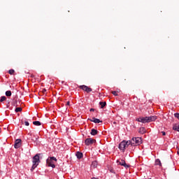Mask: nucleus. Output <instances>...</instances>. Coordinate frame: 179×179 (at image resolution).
<instances>
[{
    "label": "nucleus",
    "instance_id": "nucleus-1",
    "mask_svg": "<svg viewBox=\"0 0 179 179\" xmlns=\"http://www.w3.org/2000/svg\"><path fill=\"white\" fill-rule=\"evenodd\" d=\"M157 120V116H149V117H141L137 118L136 120L138 122H142L143 124H146L148 122H152Z\"/></svg>",
    "mask_w": 179,
    "mask_h": 179
},
{
    "label": "nucleus",
    "instance_id": "nucleus-2",
    "mask_svg": "<svg viewBox=\"0 0 179 179\" xmlns=\"http://www.w3.org/2000/svg\"><path fill=\"white\" fill-rule=\"evenodd\" d=\"M40 154H36L34 157L32 158V167L31 168V171H33L34 169L38 166V164L40 163Z\"/></svg>",
    "mask_w": 179,
    "mask_h": 179
},
{
    "label": "nucleus",
    "instance_id": "nucleus-3",
    "mask_svg": "<svg viewBox=\"0 0 179 179\" xmlns=\"http://www.w3.org/2000/svg\"><path fill=\"white\" fill-rule=\"evenodd\" d=\"M46 163L49 167L55 169V163H57V158L55 157H49L46 160Z\"/></svg>",
    "mask_w": 179,
    "mask_h": 179
},
{
    "label": "nucleus",
    "instance_id": "nucleus-4",
    "mask_svg": "<svg viewBox=\"0 0 179 179\" xmlns=\"http://www.w3.org/2000/svg\"><path fill=\"white\" fill-rule=\"evenodd\" d=\"M132 143L131 141H123L119 144V149L120 150H122V152H125V149L129 146Z\"/></svg>",
    "mask_w": 179,
    "mask_h": 179
},
{
    "label": "nucleus",
    "instance_id": "nucleus-5",
    "mask_svg": "<svg viewBox=\"0 0 179 179\" xmlns=\"http://www.w3.org/2000/svg\"><path fill=\"white\" fill-rule=\"evenodd\" d=\"M131 146H139V145L142 144V138L141 137H133L131 141Z\"/></svg>",
    "mask_w": 179,
    "mask_h": 179
},
{
    "label": "nucleus",
    "instance_id": "nucleus-6",
    "mask_svg": "<svg viewBox=\"0 0 179 179\" xmlns=\"http://www.w3.org/2000/svg\"><path fill=\"white\" fill-rule=\"evenodd\" d=\"M79 89H81V90H83L84 92H86L87 93H90L92 92V88L87 87V85H80Z\"/></svg>",
    "mask_w": 179,
    "mask_h": 179
},
{
    "label": "nucleus",
    "instance_id": "nucleus-7",
    "mask_svg": "<svg viewBox=\"0 0 179 179\" xmlns=\"http://www.w3.org/2000/svg\"><path fill=\"white\" fill-rule=\"evenodd\" d=\"M22 146V139L17 138L15 141L14 148L15 149H19Z\"/></svg>",
    "mask_w": 179,
    "mask_h": 179
},
{
    "label": "nucleus",
    "instance_id": "nucleus-8",
    "mask_svg": "<svg viewBox=\"0 0 179 179\" xmlns=\"http://www.w3.org/2000/svg\"><path fill=\"white\" fill-rule=\"evenodd\" d=\"M117 163L120 164V166H123V167H125L126 169L129 167V165H127L124 159H121V161L117 160Z\"/></svg>",
    "mask_w": 179,
    "mask_h": 179
},
{
    "label": "nucleus",
    "instance_id": "nucleus-9",
    "mask_svg": "<svg viewBox=\"0 0 179 179\" xmlns=\"http://www.w3.org/2000/svg\"><path fill=\"white\" fill-rule=\"evenodd\" d=\"M85 145H86L87 146H89V145H93V143H94V139L91 138H87V139H85Z\"/></svg>",
    "mask_w": 179,
    "mask_h": 179
},
{
    "label": "nucleus",
    "instance_id": "nucleus-10",
    "mask_svg": "<svg viewBox=\"0 0 179 179\" xmlns=\"http://www.w3.org/2000/svg\"><path fill=\"white\" fill-rule=\"evenodd\" d=\"M91 122H94V124H100V122H103V121L100 120L99 119H97L96 117H92V119H88Z\"/></svg>",
    "mask_w": 179,
    "mask_h": 179
},
{
    "label": "nucleus",
    "instance_id": "nucleus-11",
    "mask_svg": "<svg viewBox=\"0 0 179 179\" xmlns=\"http://www.w3.org/2000/svg\"><path fill=\"white\" fill-rule=\"evenodd\" d=\"M76 156L77 157L78 159H82V157H83V153H82V152L78 151V152H76Z\"/></svg>",
    "mask_w": 179,
    "mask_h": 179
},
{
    "label": "nucleus",
    "instance_id": "nucleus-12",
    "mask_svg": "<svg viewBox=\"0 0 179 179\" xmlns=\"http://www.w3.org/2000/svg\"><path fill=\"white\" fill-rule=\"evenodd\" d=\"M138 132H139V134H146V129L145 127H141L139 129V131Z\"/></svg>",
    "mask_w": 179,
    "mask_h": 179
},
{
    "label": "nucleus",
    "instance_id": "nucleus-13",
    "mask_svg": "<svg viewBox=\"0 0 179 179\" xmlns=\"http://www.w3.org/2000/svg\"><path fill=\"white\" fill-rule=\"evenodd\" d=\"M98 133H99V131L96 129H92V130H91V135L94 136L95 135H97Z\"/></svg>",
    "mask_w": 179,
    "mask_h": 179
},
{
    "label": "nucleus",
    "instance_id": "nucleus-14",
    "mask_svg": "<svg viewBox=\"0 0 179 179\" xmlns=\"http://www.w3.org/2000/svg\"><path fill=\"white\" fill-rule=\"evenodd\" d=\"M155 166H159V167H162V162L159 159H157L155 160Z\"/></svg>",
    "mask_w": 179,
    "mask_h": 179
},
{
    "label": "nucleus",
    "instance_id": "nucleus-15",
    "mask_svg": "<svg viewBox=\"0 0 179 179\" xmlns=\"http://www.w3.org/2000/svg\"><path fill=\"white\" fill-rule=\"evenodd\" d=\"M99 104L101 106V108H104V107H106V106H107V103L106 101H104V102L101 101V102H99Z\"/></svg>",
    "mask_w": 179,
    "mask_h": 179
},
{
    "label": "nucleus",
    "instance_id": "nucleus-16",
    "mask_svg": "<svg viewBox=\"0 0 179 179\" xmlns=\"http://www.w3.org/2000/svg\"><path fill=\"white\" fill-rule=\"evenodd\" d=\"M33 124L34 125H36V127H40V125H41V122L40 121H34Z\"/></svg>",
    "mask_w": 179,
    "mask_h": 179
},
{
    "label": "nucleus",
    "instance_id": "nucleus-17",
    "mask_svg": "<svg viewBox=\"0 0 179 179\" xmlns=\"http://www.w3.org/2000/svg\"><path fill=\"white\" fill-rule=\"evenodd\" d=\"M173 131H177L178 132H179V125L178 124H175L173 127Z\"/></svg>",
    "mask_w": 179,
    "mask_h": 179
},
{
    "label": "nucleus",
    "instance_id": "nucleus-18",
    "mask_svg": "<svg viewBox=\"0 0 179 179\" xmlns=\"http://www.w3.org/2000/svg\"><path fill=\"white\" fill-rule=\"evenodd\" d=\"M6 96L7 97H10V96H12V92L11 91H6Z\"/></svg>",
    "mask_w": 179,
    "mask_h": 179
},
{
    "label": "nucleus",
    "instance_id": "nucleus-19",
    "mask_svg": "<svg viewBox=\"0 0 179 179\" xmlns=\"http://www.w3.org/2000/svg\"><path fill=\"white\" fill-rule=\"evenodd\" d=\"M92 167H94V169H96V167H97V162L96 161L92 162Z\"/></svg>",
    "mask_w": 179,
    "mask_h": 179
},
{
    "label": "nucleus",
    "instance_id": "nucleus-20",
    "mask_svg": "<svg viewBox=\"0 0 179 179\" xmlns=\"http://www.w3.org/2000/svg\"><path fill=\"white\" fill-rule=\"evenodd\" d=\"M5 100H6V96H1L0 99L1 103H2L3 101H5Z\"/></svg>",
    "mask_w": 179,
    "mask_h": 179
},
{
    "label": "nucleus",
    "instance_id": "nucleus-21",
    "mask_svg": "<svg viewBox=\"0 0 179 179\" xmlns=\"http://www.w3.org/2000/svg\"><path fill=\"white\" fill-rule=\"evenodd\" d=\"M8 73H9L10 75H13V73H15V70H14V69H10V70L8 71Z\"/></svg>",
    "mask_w": 179,
    "mask_h": 179
},
{
    "label": "nucleus",
    "instance_id": "nucleus-22",
    "mask_svg": "<svg viewBox=\"0 0 179 179\" xmlns=\"http://www.w3.org/2000/svg\"><path fill=\"white\" fill-rule=\"evenodd\" d=\"M15 111V113H20L22 111V108H16Z\"/></svg>",
    "mask_w": 179,
    "mask_h": 179
},
{
    "label": "nucleus",
    "instance_id": "nucleus-23",
    "mask_svg": "<svg viewBox=\"0 0 179 179\" xmlns=\"http://www.w3.org/2000/svg\"><path fill=\"white\" fill-rule=\"evenodd\" d=\"M12 106H14V107H17V101L15 100L14 102H13Z\"/></svg>",
    "mask_w": 179,
    "mask_h": 179
},
{
    "label": "nucleus",
    "instance_id": "nucleus-24",
    "mask_svg": "<svg viewBox=\"0 0 179 179\" xmlns=\"http://www.w3.org/2000/svg\"><path fill=\"white\" fill-rule=\"evenodd\" d=\"M174 117L175 118H177V120H179V113H175Z\"/></svg>",
    "mask_w": 179,
    "mask_h": 179
},
{
    "label": "nucleus",
    "instance_id": "nucleus-25",
    "mask_svg": "<svg viewBox=\"0 0 179 179\" xmlns=\"http://www.w3.org/2000/svg\"><path fill=\"white\" fill-rule=\"evenodd\" d=\"M112 94H113V96H118V93L117 92V91H113Z\"/></svg>",
    "mask_w": 179,
    "mask_h": 179
},
{
    "label": "nucleus",
    "instance_id": "nucleus-26",
    "mask_svg": "<svg viewBox=\"0 0 179 179\" xmlns=\"http://www.w3.org/2000/svg\"><path fill=\"white\" fill-rule=\"evenodd\" d=\"M24 125H26V127H29V125H30V123H29V122L26 121V122H24Z\"/></svg>",
    "mask_w": 179,
    "mask_h": 179
},
{
    "label": "nucleus",
    "instance_id": "nucleus-27",
    "mask_svg": "<svg viewBox=\"0 0 179 179\" xmlns=\"http://www.w3.org/2000/svg\"><path fill=\"white\" fill-rule=\"evenodd\" d=\"M163 136H166V131H162Z\"/></svg>",
    "mask_w": 179,
    "mask_h": 179
},
{
    "label": "nucleus",
    "instance_id": "nucleus-28",
    "mask_svg": "<svg viewBox=\"0 0 179 179\" xmlns=\"http://www.w3.org/2000/svg\"><path fill=\"white\" fill-rule=\"evenodd\" d=\"M42 92H43V93H45V92H47V90L43 89V90H42Z\"/></svg>",
    "mask_w": 179,
    "mask_h": 179
},
{
    "label": "nucleus",
    "instance_id": "nucleus-29",
    "mask_svg": "<svg viewBox=\"0 0 179 179\" xmlns=\"http://www.w3.org/2000/svg\"><path fill=\"white\" fill-rule=\"evenodd\" d=\"M71 103L69 101L66 102V106H70Z\"/></svg>",
    "mask_w": 179,
    "mask_h": 179
},
{
    "label": "nucleus",
    "instance_id": "nucleus-30",
    "mask_svg": "<svg viewBox=\"0 0 179 179\" xmlns=\"http://www.w3.org/2000/svg\"><path fill=\"white\" fill-rule=\"evenodd\" d=\"M90 111H94V108H91V109L90 110Z\"/></svg>",
    "mask_w": 179,
    "mask_h": 179
},
{
    "label": "nucleus",
    "instance_id": "nucleus-31",
    "mask_svg": "<svg viewBox=\"0 0 179 179\" xmlns=\"http://www.w3.org/2000/svg\"><path fill=\"white\" fill-rule=\"evenodd\" d=\"M0 131H1V128H0Z\"/></svg>",
    "mask_w": 179,
    "mask_h": 179
}]
</instances>
